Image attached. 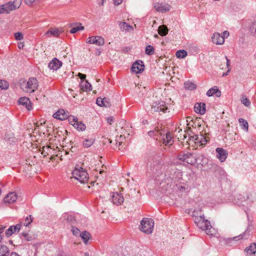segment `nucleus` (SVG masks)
<instances>
[{"label":"nucleus","instance_id":"a19ab883","mask_svg":"<svg viewBox=\"0 0 256 256\" xmlns=\"http://www.w3.org/2000/svg\"><path fill=\"white\" fill-rule=\"evenodd\" d=\"M185 162L190 164H193L196 162V159L193 156L192 154L190 153V156H187L186 160Z\"/></svg>","mask_w":256,"mask_h":256},{"label":"nucleus","instance_id":"f8f14e48","mask_svg":"<svg viewBox=\"0 0 256 256\" xmlns=\"http://www.w3.org/2000/svg\"><path fill=\"white\" fill-rule=\"evenodd\" d=\"M62 66V62L60 61L56 58H53L48 64V68L50 70H56Z\"/></svg>","mask_w":256,"mask_h":256},{"label":"nucleus","instance_id":"5fc2aeb1","mask_svg":"<svg viewBox=\"0 0 256 256\" xmlns=\"http://www.w3.org/2000/svg\"><path fill=\"white\" fill-rule=\"evenodd\" d=\"M207 142H208V140H207L206 138L203 136L202 140H200V145H204L206 144Z\"/></svg>","mask_w":256,"mask_h":256},{"label":"nucleus","instance_id":"bb28decb","mask_svg":"<svg viewBox=\"0 0 256 256\" xmlns=\"http://www.w3.org/2000/svg\"><path fill=\"white\" fill-rule=\"evenodd\" d=\"M70 26H73L70 30L71 34H74L79 30H84V27L82 26L80 23L71 24Z\"/></svg>","mask_w":256,"mask_h":256},{"label":"nucleus","instance_id":"b1692460","mask_svg":"<svg viewBox=\"0 0 256 256\" xmlns=\"http://www.w3.org/2000/svg\"><path fill=\"white\" fill-rule=\"evenodd\" d=\"M118 25L122 31L130 32L133 30L132 26L124 22H118Z\"/></svg>","mask_w":256,"mask_h":256},{"label":"nucleus","instance_id":"423d86ee","mask_svg":"<svg viewBox=\"0 0 256 256\" xmlns=\"http://www.w3.org/2000/svg\"><path fill=\"white\" fill-rule=\"evenodd\" d=\"M168 110V106L166 102L163 101H157L152 103V111L154 112H158L160 114V112L165 113Z\"/></svg>","mask_w":256,"mask_h":256},{"label":"nucleus","instance_id":"4468645a","mask_svg":"<svg viewBox=\"0 0 256 256\" xmlns=\"http://www.w3.org/2000/svg\"><path fill=\"white\" fill-rule=\"evenodd\" d=\"M96 104L100 106L109 108L111 106V103L108 98H98L96 101Z\"/></svg>","mask_w":256,"mask_h":256},{"label":"nucleus","instance_id":"72a5a7b5","mask_svg":"<svg viewBox=\"0 0 256 256\" xmlns=\"http://www.w3.org/2000/svg\"><path fill=\"white\" fill-rule=\"evenodd\" d=\"M95 139L93 138H86L83 142L82 144L84 148H89L94 143Z\"/></svg>","mask_w":256,"mask_h":256},{"label":"nucleus","instance_id":"cd10ccee","mask_svg":"<svg viewBox=\"0 0 256 256\" xmlns=\"http://www.w3.org/2000/svg\"><path fill=\"white\" fill-rule=\"evenodd\" d=\"M80 86V89L84 92L91 91L92 90V86L87 80L82 81Z\"/></svg>","mask_w":256,"mask_h":256},{"label":"nucleus","instance_id":"3c124183","mask_svg":"<svg viewBox=\"0 0 256 256\" xmlns=\"http://www.w3.org/2000/svg\"><path fill=\"white\" fill-rule=\"evenodd\" d=\"M14 37L16 40H22L24 38L22 34L20 32L15 33Z\"/></svg>","mask_w":256,"mask_h":256},{"label":"nucleus","instance_id":"2f4dec72","mask_svg":"<svg viewBox=\"0 0 256 256\" xmlns=\"http://www.w3.org/2000/svg\"><path fill=\"white\" fill-rule=\"evenodd\" d=\"M184 86L186 89L190 90H195L196 88V84L189 80L186 82H184Z\"/></svg>","mask_w":256,"mask_h":256},{"label":"nucleus","instance_id":"aec40b11","mask_svg":"<svg viewBox=\"0 0 256 256\" xmlns=\"http://www.w3.org/2000/svg\"><path fill=\"white\" fill-rule=\"evenodd\" d=\"M17 199V195L14 192L8 194L4 198V202L6 203H12L14 202Z\"/></svg>","mask_w":256,"mask_h":256},{"label":"nucleus","instance_id":"c9c22d12","mask_svg":"<svg viewBox=\"0 0 256 256\" xmlns=\"http://www.w3.org/2000/svg\"><path fill=\"white\" fill-rule=\"evenodd\" d=\"M60 33V31L58 29H52L46 32L45 34L47 36L52 35L54 36H58Z\"/></svg>","mask_w":256,"mask_h":256},{"label":"nucleus","instance_id":"603ef678","mask_svg":"<svg viewBox=\"0 0 256 256\" xmlns=\"http://www.w3.org/2000/svg\"><path fill=\"white\" fill-rule=\"evenodd\" d=\"M203 138V136L200 134V136L198 135H197L196 136V140L194 141V142L196 143V144H200V140H202Z\"/></svg>","mask_w":256,"mask_h":256},{"label":"nucleus","instance_id":"a18cd8bd","mask_svg":"<svg viewBox=\"0 0 256 256\" xmlns=\"http://www.w3.org/2000/svg\"><path fill=\"white\" fill-rule=\"evenodd\" d=\"M154 49L150 45L148 46L146 48V54L150 56L154 54Z\"/></svg>","mask_w":256,"mask_h":256},{"label":"nucleus","instance_id":"680f3d73","mask_svg":"<svg viewBox=\"0 0 256 256\" xmlns=\"http://www.w3.org/2000/svg\"><path fill=\"white\" fill-rule=\"evenodd\" d=\"M225 58L226 60V66L228 68L230 66V62L229 59H228V57L226 56H225Z\"/></svg>","mask_w":256,"mask_h":256},{"label":"nucleus","instance_id":"a878e982","mask_svg":"<svg viewBox=\"0 0 256 256\" xmlns=\"http://www.w3.org/2000/svg\"><path fill=\"white\" fill-rule=\"evenodd\" d=\"M125 140V137L122 136L120 135V136H117L116 137V138L115 140L116 142V148H118V150H120L121 148H123V140Z\"/></svg>","mask_w":256,"mask_h":256},{"label":"nucleus","instance_id":"6e6552de","mask_svg":"<svg viewBox=\"0 0 256 256\" xmlns=\"http://www.w3.org/2000/svg\"><path fill=\"white\" fill-rule=\"evenodd\" d=\"M112 202L116 206L121 205L124 202V196L118 192H113L112 195Z\"/></svg>","mask_w":256,"mask_h":256},{"label":"nucleus","instance_id":"338daca9","mask_svg":"<svg viewBox=\"0 0 256 256\" xmlns=\"http://www.w3.org/2000/svg\"><path fill=\"white\" fill-rule=\"evenodd\" d=\"M230 68H228L227 72H226V73H224L223 74H222V76H224L228 75V74L230 72Z\"/></svg>","mask_w":256,"mask_h":256},{"label":"nucleus","instance_id":"f3484780","mask_svg":"<svg viewBox=\"0 0 256 256\" xmlns=\"http://www.w3.org/2000/svg\"><path fill=\"white\" fill-rule=\"evenodd\" d=\"M213 43L216 44H222L224 42V37L220 35L219 33L216 32L213 34L212 37Z\"/></svg>","mask_w":256,"mask_h":256},{"label":"nucleus","instance_id":"dca6fc26","mask_svg":"<svg viewBox=\"0 0 256 256\" xmlns=\"http://www.w3.org/2000/svg\"><path fill=\"white\" fill-rule=\"evenodd\" d=\"M238 199L242 202L248 200L250 202H252L256 200V194H244V196L240 195Z\"/></svg>","mask_w":256,"mask_h":256},{"label":"nucleus","instance_id":"864d4df0","mask_svg":"<svg viewBox=\"0 0 256 256\" xmlns=\"http://www.w3.org/2000/svg\"><path fill=\"white\" fill-rule=\"evenodd\" d=\"M38 0H24V2L28 6H31L33 3L36 2Z\"/></svg>","mask_w":256,"mask_h":256},{"label":"nucleus","instance_id":"774afa93","mask_svg":"<svg viewBox=\"0 0 256 256\" xmlns=\"http://www.w3.org/2000/svg\"><path fill=\"white\" fill-rule=\"evenodd\" d=\"M56 256H66V255L62 253H59Z\"/></svg>","mask_w":256,"mask_h":256},{"label":"nucleus","instance_id":"9d476101","mask_svg":"<svg viewBox=\"0 0 256 256\" xmlns=\"http://www.w3.org/2000/svg\"><path fill=\"white\" fill-rule=\"evenodd\" d=\"M144 62L142 60L136 61L133 64L132 70L136 74L140 73L144 70Z\"/></svg>","mask_w":256,"mask_h":256},{"label":"nucleus","instance_id":"c756f323","mask_svg":"<svg viewBox=\"0 0 256 256\" xmlns=\"http://www.w3.org/2000/svg\"><path fill=\"white\" fill-rule=\"evenodd\" d=\"M80 236L84 244H88V241L91 237L90 234L87 231H84L80 234Z\"/></svg>","mask_w":256,"mask_h":256},{"label":"nucleus","instance_id":"09e8293b","mask_svg":"<svg viewBox=\"0 0 256 256\" xmlns=\"http://www.w3.org/2000/svg\"><path fill=\"white\" fill-rule=\"evenodd\" d=\"M71 231L72 234L75 236H78L80 234V230L76 227L72 226Z\"/></svg>","mask_w":256,"mask_h":256},{"label":"nucleus","instance_id":"37998d69","mask_svg":"<svg viewBox=\"0 0 256 256\" xmlns=\"http://www.w3.org/2000/svg\"><path fill=\"white\" fill-rule=\"evenodd\" d=\"M9 84L6 80H0V88L2 90H7Z\"/></svg>","mask_w":256,"mask_h":256},{"label":"nucleus","instance_id":"7ed1b4c3","mask_svg":"<svg viewBox=\"0 0 256 256\" xmlns=\"http://www.w3.org/2000/svg\"><path fill=\"white\" fill-rule=\"evenodd\" d=\"M196 226L200 229L204 230L208 235H212L214 229L212 226L210 222L204 219V217L194 222Z\"/></svg>","mask_w":256,"mask_h":256},{"label":"nucleus","instance_id":"052dcab7","mask_svg":"<svg viewBox=\"0 0 256 256\" xmlns=\"http://www.w3.org/2000/svg\"><path fill=\"white\" fill-rule=\"evenodd\" d=\"M223 35L222 36H224V38H227L228 37V36H229V32L228 31H224V32H223Z\"/></svg>","mask_w":256,"mask_h":256},{"label":"nucleus","instance_id":"c85d7f7f","mask_svg":"<svg viewBox=\"0 0 256 256\" xmlns=\"http://www.w3.org/2000/svg\"><path fill=\"white\" fill-rule=\"evenodd\" d=\"M5 140L10 144L15 143L17 140L14 136V134L11 132H7L5 135Z\"/></svg>","mask_w":256,"mask_h":256},{"label":"nucleus","instance_id":"412c9836","mask_svg":"<svg viewBox=\"0 0 256 256\" xmlns=\"http://www.w3.org/2000/svg\"><path fill=\"white\" fill-rule=\"evenodd\" d=\"M18 102L20 104L25 106L28 110H31L30 102L28 98L22 97L19 98Z\"/></svg>","mask_w":256,"mask_h":256},{"label":"nucleus","instance_id":"bf43d9fd","mask_svg":"<svg viewBox=\"0 0 256 256\" xmlns=\"http://www.w3.org/2000/svg\"><path fill=\"white\" fill-rule=\"evenodd\" d=\"M114 3L115 5L118 6L120 4L123 0H113Z\"/></svg>","mask_w":256,"mask_h":256},{"label":"nucleus","instance_id":"393cba45","mask_svg":"<svg viewBox=\"0 0 256 256\" xmlns=\"http://www.w3.org/2000/svg\"><path fill=\"white\" fill-rule=\"evenodd\" d=\"M214 94H216V96L217 97H220L221 95V92L218 89V88L216 86H214L210 88L206 92V95L208 96H212Z\"/></svg>","mask_w":256,"mask_h":256},{"label":"nucleus","instance_id":"79ce46f5","mask_svg":"<svg viewBox=\"0 0 256 256\" xmlns=\"http://www.w3.org/2000/svg\"><path fill=\"white\" fill-rule=\"evenodd\" d=\"M67 118H68L69 122L73 126H74L78 121V118L73 116H68Z\"/></svg>","mask_w":256,"mask_h":256},{"label":"nucleus","instance_id":"49530a36","mask_svg":"<svg viewBox=\"0 0 256 256\" xmlns=\"http://www.w3.org/2000/svg\"><path fill=\"white\" fill-rule=\"evenodd\" d=\"M33 220V218L32 215H29L24 220V225L26 226H28L30 224Z\"/></svg>","mask_w":256,"mask_h":256},{"label":"nucleus","instance_id":"2eb2a0df","mask_svg":"<svg viewBox=\"0 0 256 256\" xmlns=\"http://www.w3.org/2000/svg\"><path fill=\"white\" fill-rule=\"evenodd\" d=\"M22 222H20L16 226H10L8 230H6L5 232L6 235L8 237L10 236L16 232H18L20 230Z\"/></svg>","mask_w":256,"mask_h":256},{"label":"nucleus","instance_id":"6ab92c4d","mask_svg":"<svg viewBox=\"0 0 256 256\" xmlns=\"http://www.w3.org/2000/svg\"><path fill=\"white\" fill-rule=\"evenodd\" d=\"M172 138V134L170 132H168L166 136L164 134L162 136V140L163 144H164L166 146H171L173 143Z\"/></svg>","mask_w":256,"mask_h":256},{"label":"nucleus","instance_id":"f03ea898","mask_svg":"<svg viewBox=\"0 0 256 256\" xmlns=\"http://www.w3.org/2000/svg\"><path fill=\"white\" fill-rule=\"evenodd\" d=\"M22 4V0H14L0 6V14H8L10 12L18 8Z\"/></svg>","mask_w":256,"mask_h":256},{"label":"nucleus","instance_id":"e2e57ef3","mask_svg":"<svg viewBox=\"0 0 256 256\" xmlns=\"http://www.w3.org/2000/svg\"><path fill=\"white\" fill-rule=\"evenodd\" d=\"M18 46L20 49H22L24 48V44L23 43L20 42V43L18 44Z\"/></svg>","mask_w":256,"mask_h":256},{"label":"nucleus","instance_id":"f257e3e1","mask_svg":"<svg viewBox=\"0 0 256 256\" xmlns=\"http://www.w3.org/2000/svg\"><path fill=\"white\" fill-rule=\"evenodd\" d=\"M20 88L22 90L28 93H32L38 86V81L35 78H30L27 82L20 83Z\"/></svg>","mask_w":256,"mask_h":256},{"label":"nucleus","instance_id":"69168bd1","mask_svg":"<svg viewBox=\"0 0 256 256\" xmlns=\"http://www.w3.org/2000/svg\"><path fill=\"white\" fill-rule=\"evenodd\" d=\"M4 228H5V227H0V234L4 232ZM0 237H2V236H0Z\"/></svg>","mask_w":256,"mask_h":256},{"label":"nucleus","instance_id":"9b49d317","mask_svg":"<svg viewBox=\"0 0 256 256\" xmlns=\"http://www.w3.org/2000/svg\"><path fill=\"white\" fill-rule=\"evenodd\" d=\"M68 112H65L63 109L58 110L53 114V117L60 120H65L68 117Z\"/></svg>","mask_w":256,"mask_h":256},{"label":"nucleus","instance_id":"0e129e2a","mask_svg":"<svg viewBox=\"0 0 256 256\" xmlns=\"http://www.w3.org/2000/svg\"><path fill=\"white\" fill-rule=\"evenodd\" d=\"M10 256H20V255H18L17 253L16 252H12Z\"/></svg>","mask_w":256,"mask_h":256},{"label":"nucleus","instance_id":"ddd939ff","mask_svg":"<svg viewBox=\"0 0 256 256\" xmlns=\"http://www.w3.org/2000/svg\"><path fill=\"white\" fill-rule=\"evenodd\" d=\"M170 4H156L154 5V8L155 10L161 12H166L170 10Z\"/></svg>","mask_w":256,"mask_h":256},{"label":"nucleus","instance_id":"4d7b16f0","mask_svg":"<svg viewBox=\"0 0 256 256\" xmlns=\"http://www.w3.org/2000/svg\"><path fill=\"white\" fill-rule=\"evenodd\" d=\"M78 76L82 80V81H84V80L86 78V74H81V73H80V72L78 74Z\"/></svg>","mask_w":256,"mask_h":256},{"label":"nucleus","instance_id":"13d9d810","mask_svg":"<svg viewBox=\"0 0 256 256\" xmlns=\"http://www.w3.org/2000/svg\"><path fill=\"white\" fill-rule=\"evenodd\" d=\"M106 120L108 123L112 124L114 122V118L112 116L108 117L107 118Z\"/></svg>","mask_w":256,"mask_h":256},{"label":"nucleus","instance_id":"6e6d98bb","mask_svg":"<svg viewBox=\"0 0 256 256\" xmlns=\"http://www.w3.org/2000/svg\"><path fill=\"white\" fill-rule=\"evenodd\" d=\"M196 136L197 135H196V134H194L193 136H188V140L190 141H192V142H194L196 137Z\"/></svg>","mask_w":256,"mask_h":256},{"label":"nucleus","instance_id":"e433bc0d","mask_svg":"<svg viewBox=\"0 0 256 256\" xmlns=\"http://www.w3.org/2000/svg\"><path fill=\"white\" fill-rule=\"evenodd\" d=\"M162 166V160H158L157 161H155L153 164V170H152L154 172V170L158 171L161 168Z\"/></svg>","mask_w":256,"mask_h":256},{"label":"nucleus","instance_id":"a211bd4d","mask_svg":"<svg viewBox=\"0 0 256 256\" xmlns=\"http://www.w3.org/2000/svg\"><path fill=\"white\" fill-rule=\"evenodd\" d=\"M194 111L200 114H204L206 112V104L204 103H196L194 106Z\"/></svg>","mask_w":256,"mask_h":256},{"label":"nucleus","instance_id":"f704fd0d","mask_svg":"<svg viewBox=\"0 0 256 256\" xmlns=\"http://www.w3.org/2000/svg\"><path fill=\"white\" fill-rule=\"evenodd\" d=\"M250 32L252 36L256 37V20L251 24L250 26Z\"/></svg>","mask_w":256,"mask_h":256},{"label":"nucleus","instance_id":"5701e85b","mask_svg":"<svg viewBox=\"0 0 256 256\" xmlns=\"http://www.w3.org/2000/svg\"><path fill=\"white\" fill-rule=\"evenodd\" d=\"M191 216L193 217L194 222H196L197 219L200 220L204 217V214L202 213L201 209L194 210Z\"/></svg>","mask_w":256,"mask_h":256},{"label":"nucleus","instance_id":"473e14b6","mask_svg":"<svg viewBox=\"0 0 256 256\" xmlns=\"http://www.w3.org/2000/svg\"><path fill=\"white\" fill-rule=\"evenodd\" d=\"M168 30L165 25L160 26L158 27V34L160 36H164L167 34Z\"/></svg>","mask_w":256,"mask_h":256},{"label":"nucleus","instance_id":"4c0bfd02","mask_svg":"<svg viewBox=\"0 0 256 256\" xmlns=\"http://www.w3.org/2000/svg\"><path fill=\"white\" fill-rule=\"evenodd\" d=\"M241 102L246 106H249L250 102L249 100L246 98V96L242 94L240 98Z\"/></svg>","mask_w":256,"mask_h":256},{"label":"nucleus","instance_id":"4be33fe9","mask_svg":"<svg viewBox=\"0 0 256 256\" xmlns=\"http://www.w3.org/2000/svg\"><path fill=\"white\" fill-rule=\"evenodd\" d=\"M246 256H254L256 252V244H251L250 246L245 249Z\"/></svg>","mask_w":256,"mask_h":256},{"label":"nucleus","instance_id":"0eeeda50","mask_svg":"<svg viewBox=\"0 0 256 256\" xmlns=\"http://www.w3.org/2000/svg\"><path fill=\"white\" fill-rule=\"evenodd\" d=\"M86 42L89 44H94L98 46H102L104 44V39L101 36H92L88 38Z\"/></svg>","mask_w":256,"mask_h":256},{"label":"nucleus","instance_id":"20e7f679","mask_svg":"<svg viewBox=\"0 0 256 256\" xmlns=\"http://www.w3.org/2000/svg\"><path fill=\"white\" fill-rule=\"evenodd\" d=\"M72 175L75 179L81 183L86 182L88 179V173L82 168H76L72 172Z\"/></svg>","mask_w":256,"mask_h":256},{"label":"nucleus","instance_id":"7c9ffc66","mask_svg":"<svg viewBox=\"0 0 256 256\" xmlns=\"http://www.w3.org/2000/svg\"><path fill=\"white\" fill-rule=\"evenodd\" d=\"M238 122L240 124V127L246 132H248V122L243 119V118H239Z\"/></svg>","mask_w":256,"mask_h":256},{"label":"nucleus","instance_id":"8fccbe9b","mask_svg":"<svg viewBox=\"0 0 256 256\" xmlns=\"http://www.w3.org/2000/svg\"><path fill=\"white\" fill-rule=\"evenodd\" d=\"M22 234V236L25 238V239L27 241H30L32 240V236L28 233L23 232Z\"/></svg>","mask_w":256,"mask_h":256},{"label":"nucleus","instance_id":"de8ad7c7","mask_svg":"<svg viewBox=\"0 0 256 256\" xmlns=\"http://www.w3.org/2000/svg\"><path fill=\"white\" fill-rule=\"evenodd\" d=\"M64 217L66 220L67 222L72 224H74V221L75 220L74 217L71 215L65 214Z\"/></svg>","mask_w":256,"mask_h":256},{"label":"nucleus","instance_id":"1a4fd4ad","mask_svg":"<svg viewBox=\"0 0 256 256\" xmlns=\"http://www.w3.org/2000/svg\"><path fill=\"white\" fill-rule=\"evenodd\" d=\"M216 151V158L220 160V162H224L228 156L227 151L226 150L220 148H218Z\"/></svg>","mask_w":256,"mask_h":256},{"label":"nucleus","instance_id":"58836bf2","mask_svg":"<svg viewBox=\"0 0 256 256\" xmlns=\"http://www.w3.org/2000/svg\"><path fill=\"white\" fill-rule=\"evenodd\" d=\"M78 130H84L86 126L82 122H80L78 121V122L74 126Z\"/></svg>","mask_w":256,"mask_h":256},{"label":"nucleus","instance_id":"39448f33","mask_svg":"<svg viewBox=\"0 0 256 256\" xmlns=\"http://www.w3.org/2000/svg\"><path fill=\"white\" fill-rule=\"evenodd\" d=\"M154 221L152 218H144L140 222V230L144 233L150 234L152 232Z\"/></svg>","mask_w":256,"mask_h":256},{"label":"nucleus","instance_id":"c03bdc74","mask_svg":"<svg viewBox=\"0 0 256 256\" xmlns=\"http://www.w3.org/2000/svg\"><path fill=\"white\" fill-rule=\"evenodd\" d=\"M190 156V153L184 154V152H180L178 156V158L179 160H182V161L185 162L186 160L187 156Z\"/></svg>","mask_w":256,"mask_h":256},{"label":"nucleus","instance_id":"ea45409f","mask_svg":"<svg viewBox=\"0 0 256 256\" xmlns=\"http://www.w3.org/2000/svg\"><path fill=\"white\" fill-rule=\"evenodd\" d=\"M178 58H184L187 56V52L185 50H179L176 52V54Z\"/></svg>","mask_w":256,"mask_h":256}]
</instances>
